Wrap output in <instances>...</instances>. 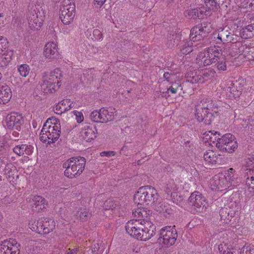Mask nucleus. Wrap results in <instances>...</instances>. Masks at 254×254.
I'll return each instance as SVG.
<instances>
[{
    "instance_id": "nucleus-45",
    "label": "nucleus",
    "mask_w": 254,
    "mask_h": 254,
    "mask_svg": "<svg viewBox=\"0 0 254 254\" xmlns=\"http://www.w3.org/2000/svg\"><path fill=\"white\" fill-rule=\"evenodd\" d=\"M100 115V110L99 111L95 110L91 113L90 119L94 122L102 123Z\"/></svg>"
},
{
    "instance_id": "nucleus-24",
    "label": "nucleus",
    "mask_w": 254,
    "mask_h": 254,
    "mask_svg": "<svg viewBox=\"0 0 254 254\" xmlns=\"http://www.w3.org/2000/svg\"><path fill=\"white\" fill-rule=\"evenodd\" d=\"M209 57H210V55L207 51L200 52L196 58L197 63L199 65L204 66L215 63L213 62V60H211V58H209Z\"/></svg>"
},
{
    "instance_id": "nucleus-64",
    "label": "nucleus",
    "mask_w": 254,
    "mask_h": 254,
    "mask_svg": "<svg viewBox=\"0 0 254 254\" xmlns=\"http://www.w3.org/2000/svg\"><path fill=\"white\" fill-rule=\"evenodd\" d=\"M78 251V248H69L66 251L65 254H77Z\"/></svg>"
},
{
    "instance_id": "nucleus-3",
    "label": "nucleus",
    "mask_w": 254,
    "mask_h": 254,
    "mask_svg": "<svg viewBox=\"0 0 254 254\" xmlns=\"http://www.w3.org/2000/svg\"><path fill=\"white\" fill-rule=\"evenodd\" d=\"M159 199L157 190L150 186L140 187L133 197L134 202L141 205H153Z\"/></svg>"
},
{
    "instance_id": "nucleus-8",
    "label": "nucleus",
    "mask_w": 254,
    "mask_h": 254,
    "mask_svg": "<svg viewBox=\"0 0 254 254\" xmlns=\"http://www.w3.org/2000/svg\"><path fill=\"white\" fill-rule=\"evenodd\" d=\"M75 13V4L71 0H64L60 7V18L64 24H69Z\"/></svg>"
},
{
    "instance_id": "nucleus-9",
    "label": "nucleus",
    "mask_w": 254,
    "mask_h": 254,
    "mask_svg": "<svg viewBox=\"0 0 254 254\" xmlns=\"http://www.w3.org/2000/svg\"><path fill=\"white\" fill-rule=\"evenodd\" d=\"M188 203L191 206V212H203L207 208V202L205 197L198 191L191 193L188 199Z\"/></svg>"
},
{
    "instance_id": "nucleus-62",
    "label": "nucleus",
    "mask_w": 254,
    "mask_h": 254,
    "mask_svg": "<svg viewBox=\"0 0 254 254\" xmlns=\"http://www.w3.org/2000/svg\"><path fill=\"white\" fill-rule=\"evenodd\" d=\"M101 156H107L111 157L115 155V152L114 151H103L101 153Z\"/></svg>"
},
{
    "instance_id": "nucleus-43",
    "label": "nucleus",
    "mask_w": 254,
    "mask_h": 254,
    "mask_svg": "<svg viewBox=\"0 0 254 254\" xmlns=\"http://www.w3.org/2000/svg\"><path fill=\"white\" fill-rule=\"evenodd\" d=\"M209 132L211 133V136H209V139L211 142L216 144L218 142V139H217L220 138L222 135L219 132L214 130L210 131Z\"/></svg>"
},
{
    "instance_id": "nucleus-59",
    "label": "nucleus",
    "mask_w": 254,
    "mask_h": 254,
    "mask_svg": "<svg viewBox=\"0 0 254 254\" xmlns=\"http://www.w3.org/2000/svg\"><path fill=\"white\" fill-rule=\"evenodd\" d=\"M164 78L168 82H171L172 80V77H174L175 75L173 72H165L164 73Z\"/></svg>"
},
{
    "instance_id": "nucleus-39",
    "label": "nucleus",
    "mask_w": 254,
    "mask_h": 254,
    "mask_svg": "<svg viewBox=\"0 0 254 254\" xmlns=\"http://www.w3.org/2000/svg\"><path fill=\"white\" fill-rule=\"evenodd\" d=\"M88 216V212L84 208L79 209L76 213V217L77 219H79L83 222L87 220Z\"/></svg>"
},
{
    "instance_id": "nucleus-20",
    "label": "nucleus",
    "mask_w": 254,
    "mask_h": 254,
    "mask_svg": "<svg viewBox=\"0 0 254 254\" xmlns=\"http://www.w3.org/2000/svg\"><path fill=\"white\" fill-rule=\"evenodd\" d=\"M11 96L12 93L10 88L5 83H0V103H7Z\"/></svg>"
},
{
    "instance_id": "nucleus-12",
    "label": "nucleus",
    "mask_w": 254,
    "mask_h": 254,
    "mask_svg": "<svg viewBox=\"0 0 254 254\" xmlns=\"http://www.w3.org/2000/svg\"><path fill=\"white\" fill-rule=\"evenodd\" d=\"M5 122L8 128L20 130L21 125L24 123V120L21 114L12 112L6 116Z\"/></svg>"
},
{
    "instance_id": "nucleus-58",
    "label": "nucleus",
    "mask_w": 254,
    "mask_h": 254,
    "mask_svg": "<svg viewBox=\"0 0 254 254\" xmlns=\"http://www.w3.org/2000/svg\"><path fill=\"white\" fill-rule=\"evenodd\" d=\"M252 167L253 168L252 169H247L246 170L244 177H248V178H249V177H251V176L254 177V163Z\"/></svg>"
},
{
    "instance_id": "nucleus-22",
    "label": "nucleus",
    "mask_w": 254,
    "mask_h": 254,
    "mask_svg": "<svg viewBox=\"0 0 254 254\" xmlns=\"http://www.w3.org/2000/svg\"><path fill=\"white\" fill-rule=\"evenodd\" d=\"M100 113H101L100 118H101L102 123H107L114 120L115 109L111 107L108 108H102L100 109Z\"/></svg>"
},
{
    "instance_id": "nucleus-54",
    "label": "nucleus",
    "mask_w": 254,
    "mask_h": 254,
    "mask_svg": "<svg viewBox=\"0 0 254 254\" xmlns=\"http://www.w3.org/2000/svg\"><path fill=\"white\" fill-rule=\"evenodd\" d=\"M0 55L3 57H5L6 58H8L10 61H11L12 57L13 55V52L12 50L7 49L5 52L0 53Z\"/></svg>"
},
{
    "instance_id": "nucleus-57",
    "label": "nucleus",
    "mask_w": 254,
    "mask_h": 254,
    "mask_svg": "<svg viewBox=\"0 0 254 254\" xmlns=\"http://www.w3.org/2000/svg\"><path fill=\"white\" fill-rule=\"evenodd\" d=\"M143 208H138L134 209L132 210V215L134 217H136V219H140L141 213L142 212Z\"/></svg>"
},
{
    "instance_id": "nucleus-49",
    "label": "nucleus",
    "mask_w": 254,
    "mask_h": 254,
    "mask_svg": "<svg viewBox=\"0 0 254 254\" xmlns=\"http://www.w3.org/2000/svg\"><path fill=\"white\" fill-rule=\"evenodd\" d=\"M219 250L223 254H233L231 249L226 245L224 246L222 245L219 246Z\"/></svg>"
},
{
    "instance_id": "nucleus-53",
    "label": "nucleus",
    "mask_w": 254,
    "mask_h": 254,
    "mask_svg": "<svg viewBox=\"0 0 254 254\" xmlns=\"http://www.w3.org/2000/svg\"><path fill=\"white\" fill-rule=\"evenodd\" d=\"M104 205L105 207L107 208L106 209H113L116 208L117 204H115L114 202L111 199L107 200L105 201Z\"/></svg>"
},
{
    "instance_id": "nucleus-1",
    "label": "nucleus",
    "mask_w": 254,
    "mask_h": 254,
    "mask_svg": "<svg viewBox=\"0 0 254 254\" xmlns=\"http://www.w3.org/2000/svg\"><path fill=\"white\" fill-rule=\"evenodd\" d=\"M142 211L140 219L129 221L126 224V230L130 236L138 240L146 241L155 234L156 227L149 221L150 211L147 212L144 208Z\"/></svg>"
},
{
    "instance_id": "nucleus-44",
    "label": "nucleus",
    "mask_w": 254,
    "mask_h": 254,
    "mask_svg": "<svg viewBox=\"0 0 254 254\" xmlns=\"http://www.w3.org/2000/svg\"><path fill=\"white\" fill-rule=\"evenodd\" d=\"M8 42L7 39L3 37L0 38V53L5 52L7 49H9Z\"/></svg>"
},
{
    "instance_id": "nucleus-7",
    "label": "nucleus",
    "mask_w": 254,
    "mask_h": 254,
    "mask_svg": "<svg viewBox=\"0 0 254 254\" xmlns=\"http://www.w3.org/2000/svg\"><path fill=\"white\" fill-rule=\"evenodd\" d=\"M178 234L175 226H166L161 229L158 241L165 247H169L175 243Z\"/></svg>"
},
{
    "instance_id": "nucleus-38",
    "label": "nucleus",
    "mask_w": 254,
    "mask_h": 254,
    "mask_svg": "<svg viewBox=\"0 0 254 254\" xmlns=\"http://www.w3.org/2000/svg\"><path fill=\"white\" fill-rule=\"evenodd\" d=\"M4 174L9 178L11 177L14 178L13 175L16 172V169L12 164H6L4 169Z\"/></svg>"
},
{
    "instance_id": "nucleus-56",
    "label": "nucleus",
    "mask_w": 254,
    "mask_h": 254,
    "mask_svg": "<svg viewBox=\"0 0 254 254\" xmlns=\"http://www.w3.org/2000/svg\"><path fill=\"white\" fill-rule=\"evenodd\" d=\"M8 153V147L5 145L0 146V158L5 157Z\"/></svg>"
},
{
    "instance_id": "nucleus-18",
    "label": "nucleus",
    "mask_w": 254,
    "mask_h": 254,
    "mask_svg": "<svg viewBox=\"0 0 254 254\" xmlns=\"http://www.w3.org/2000/svg\"><path fill=\"white\" fill-rule=\"evenodd\" d=\"M195 117L199 122H203L205 125H210L214 119V116L210 111L201 109V112H199L198 108H195Z\"/></svg>"
},
{
    "instance_id": "nucleus-13",
    "label": "nucleus",
    "mask_w": 254,
    "mask_h": 254,
    "mask_svg": "<svg viewBox=\"0 0 254 254\" xmlns=\"http://www.w3.org/2000/svg\"><path fill=\"white\" fill-rule=\"evenodd\" d=\"M19 250L15 240H5L0 243V254H19Z\"/></svg>"
},
{
    "instance_id": "nucleus-35",
    "label": "nucleus",
    "mask_w": 254,
    "mask_h": 254,
    "mask_svg": "<svg viewBox=\"0 0 254 254\" xmlns=\"http://www.w3.org/2000/svg\"><path fill=\"white\" fill-rule=\"evenodd\" d=\"M205 8L208 10L215 11L220 8L219 4L215 0H204Z\"/></svg>"
},
{
    "instance_id": "nucleus-55",
    "label": "nucleus",
    "mask_w": 254,
    "mask_h": 254,
    "mask_svg": "<svg viewBox=\"0 0 254 254\" xmlns=\"http://www.w3.org/2000/svg\"><path fill=\"white\" fill-rule=\"evenodd\" d=\"M73 114L76 116V120L77 123H80L83 121L84 117L83 114L81 112L74 111Z\"/></svg>"
},
{
    "instance_id": "nucleus-28",
    "label": "nucleus",
    "mask_w": 254,
    "mask_h": 254,
    "mask_svg": "<svg viewBox=\"0 0 254 254\" xmlns=\"http://www.w3.org/2000/svg\"><path fill=\"white\" fill-rule=\"evenodd\" d=\"M241 37L243 39L251 38L254 36V23L243 27L240 31Z\"/></svg>"
},
{
    "instance_id": "nucleus-5",
    "label": "nucleus",
    "mask_w": 254,
    "mask_h": 254,
    "mask_svg": "<svg viewBox=\"0 0 254 254\" xmlns=\"http://www.w3.org/2000/svg\"><path fill=\"white\" fill-rule=\"evenodd\" d=\"M44 17V12L42 6L39 4L32 5L28 16L29 27L32 30H39L43 24Z\"/></svg>"
},
{
    "instance_id": "nucleus-41",
    "label": "nucleus",
    "mask_w": 254,
    "mask_h": 254,
    "mask_svg": "<svg viewBox=\"0 0 254 254\" xmlns=\"http://www.w3.org/2000/svg\"><path fill=\"white\" fill-rule=\"evenodd\" d=\"M215 64V67L219 71H225L227 69L226 59L225 57L217 60Z\"/></svg>"
},
{
    "instance_id": "nucleus-27",
    "label": "nucleus",
    "mask_w": 254,
    "mask_h": 254,
    "mask_svg": "<svg viewBox=\"0 0 254 254\" xmlns=\"http://www.w3.org/2000/svg\"><path fill=\"white\" fill-rule=\"evenodd\" d=\"M185 78L186 83L189 82L191 84L204 83V80L201 79L202 77L194 71H188L186 74Z\"/></svg>"
},
{
    "instance_id": "nucleus-33",
    "label": "nucleus",
    "mask_w": 254,
    "mask_h": 254,
    "mask_svg": "<svg viewBox=\"0 0 254 254\" xmlns=\"http://www.w3.org/2000/svg\"><path fill=\"white\" fill-rule=\"evenodd\" d=\"M192 42L191 41L184 42L180 45V51L183 54H188L193 51Z\"/></svg>"
},
{
    "instance_id": "nucleus-60",
    "label": "nucleus",
    "mask_w": 254,
    "mask_h": 254,
    "mask_svg": "<svg viewBox=\"0 0 254 254\" xmlns=\"http://www.w3.org/2000/svg\"><path fill=\"white\" fill-rule=\"evenodd\" d=\"M89 74H88L87 71H85V72H83L80 76V80L81 82L83 83H85L88 81V78L87 76H88Z\"/></svg>"
},
{
    "instance_id": "nucleus-16",
    "label": "nucleus",
    "mask_w": 254,
    "mask_h": 254,
    "mask_svg": "<svg viewBox=\"0 0 254 254\" xmlns=\"http://www.w3.org/2000/svg\"><path fill=\"white\" fill-rule=\"evenodd\" d=\"M154 209L159 213H162L165 217H168L173 213V210L169 204L161 201L159 197L158 200L156 201L153 204Z\"/></svg>"
},
{
    "instance_id": "nucleus-48",
    "label": "nucleus",
    "mask_w": 254,
    "mask_h": 254,
    "mask_svg": "<svg viewBox=\"0 0 254 254\" xmlns=\"http://www.w3.org/2000/svg\"><path fill=\"white\" fill-rule=\"evenodd\" d=\"M246 181V184L248 187L249 190L254 189V177L251 176V177H245Z\"/></svg>"
},
{
    "instance_id": "nucleus-10",
    "label": "nucleus",
    "mask_w": 254,
    "mask_h": 254,
    "mask_svg": "<svg viewBox=\"0 0 254 254\" xmlns=\"http://www.w3.org/2000/svg\"><path fill=\"white\" fill-rule=\"evenodd\" d=\"M61 132L60 124L54 123L53 126L49 127L47 131L40 133V139L44 143H54L59 138Z\"/></svg>"
},
{
    "instance_id": "nucleus-52",
    "label": "nucleus",
    "mask_w": 254,
    "mask_h": 254,
    "mask_svg": "<svg viewBox=\"0 0 254 254\" xmlns=\"http://www.w3.org/2000/svg\"><path fill=\"white\" fill-rule=\"evenodd\" d=\"M11 61L8 59V58L1 55V57L0 59V66L2 67H5Z\"/></svg>"
},
{
    "instance_id": "nucleus-6",
    "label": "nucleus",
    "mask_w": 254,
    "mask_h": 254,
    "mask_svg": "<svg viewBox=\"0 0 254 254\" xmlns=\"http://www.w3.org/2000/svg\"><path fill=\"white\" fill-rule=\"evenodd\" d=\"M218 142L216 147L220 151L228 153H232L237 149L238 143L236 138L231 133H226L218 138Z\"/></svg>"
},
{
    "instance_id": "nucleus-4",
    "label": "nucleus",
    "mask_w": 254,
    "mask_h": 254,
    "mask_svg": "<svg viewBox=\"0 0 254 254\" xmlns=\"http://www.w3.org/2000/svg\"><path fill=\"white\" fill-rule=\"evenodd\" d=\"M62 76V72L59 68H56L51 71L43 81L42 87L44 92L46 93L55 92L61 86L60 79Z\"/></svg>"
},
{
    "instance_id": "nucleus-32",
    "label": "nucleus",
    "mask_w": 254,
    "mask_h": 254,
    "mask_svg": "<svg viewBox=\"0 0 254 254\" xmlns=\"http://www.w3.org/2000/svg\"><path fill=\"white\" fill-rule=\"evenodd\" d=\"M204 160L208 163L215 164L218 159L214 152L212 150H208L204 153Z\"/></svg>"
},
{
    "instance_id": "nucleus-14",
    "label": "nucleus",
    "mask_w": 254,
    "mask_h": 254,
    "mask_svg": "<svg viewBox=\"0 0 254 254\" xmlns=\"http://www.w3.org/2000/svg\"><path fill=\"white\" fill-rule=\"evenodd\" d=\"M221 221L226 224L230 225L233 228H237L236 225L234 223L236 218H234L235 215V211L227 207L222 208L219 211Z\"/></svg>"
},
{
    "instance_id": "nucleus-19",
    "label": "nucleus",
    "mask_w": 254,
    "mask_h": 254,
    "mask_svg": "<svg viewBox=\"0 0 254 254\" xmlns=\"http://www.w3.org/2000/svg\"><path fill=\"white\" fill-rule=\"evenodd\" d=\"M209 32V29H205L198 24L190 30V38L193 42L199 41L206 37Z\"/></svg>"
},
{
    "instance_id": "nucleus-42",
    "label": "nucleus",
    "mask_w": 254,
    "mask_h": 254,
    "mask_svg": "<svg viewBox=\"0 0 254 254\" xmlns=\"http://www.w3.org/2000/svg\"><path fill=\"white\" fill-rule=\"evenodd\" d=\"M18 70L21 76L26 77L29 73L30 68L27 64H22L19 66Z\"/></svg>"
},
{
    "instance_id": "nucleus-50",
    "label": "nucleus",
    "mask_w": 254,
    "mask_h": 254,
    "mask_svg": "<svg viewBox=\"0 0 254 254\" xmlns=\"http://www.w3.org/2000/svg\"><path fill=\"white\" fill-rule=\"evenodd\" d=\"M240 254H254V249H252L250 246H244L241 250Z\"/></svg>"
},
{
    "instance_id": "nucleus-2",
    "label": "nucleus",
    "mask_w": 254,
    "mask_h": 254,
    "mask_svg": "<svg viewBox=\"0 0 254 254\" xmlns=\"http://www.w3.org/2000/svg\"><path fill=\"white\" fill-rule=\"evenodd\" d=\"M85 163L86 159L83 157H71L63 163L64 175L70 179L79 176L85 169Z\"/></svg>"
},
{
    "instance_id": "nucleus-31",
    "label": "nucleus",
    "mask_w": 254,
    "mask_h": 254,
    "mask_svg": "<svg viewBox=\"0 0 254 254\" xmlns=\"http://www.w3.org/2000/svg\"><path fill=\"white\" fill-rule=\"evenodd\" d=\"M44 223L43 218L39 219L37 222L30 225V229L33 231L39 234H44Z\"/></svg>"
},
{
    "instance_id": "nucleus-37",
    "label": "nucleus",
    "mask_w": 254,
    "mask_h": 254,
    "mask_svg": "<svg viewBox=\"0 0 254 254\" xmlns=\"http://www.w3.org/2000/svg\"><path fill=\"white\" fill-rule=\"evenodd\" d=\"M230 33L228 32L227 30L223 29L219 33L217 38L222 42H230L232 40V37L230 35Z\"/></svg>"
},
{
    "instance_id": "nucleus-51",
    "label": "nucleus",
    "mask_w": 254,
    "mask_h": 254,
    "mask_svg": "<svg viewBox=\"0 0 254 254\" xmlns=\"http://www.w3.org/2000/svg\"><path fill=\"white\" fill-rule=\"evenodd\" d=\"M93 36L95 40H100L103 39L102 32L98 29H95L93 31Z\"/></svg>"
},
{
    "instance_id": "nucleus-21",
    "label": "nucleus",
    "mask_w": 254,
    "mask_h": 254,
    "mask_svg": "<svg viewBox=\"0 0 254 254\" xmlns=\"http://www.w3.org/2000/svg\"><path fill=\"white\" fill-rule=\"evenodd\" d=\"M44 54L47 58H57L59 56L57 44L54 42L47 43L45 46Z\"/></svg>"
},
{
    "instance_id": "nucleus-15",
    "label": "nucleus",
    "mask_w": 254,
    "mask_h": 254,
    "mask_svg": "<svg viewBox=\"0 0 254 254\" xmlns=\"http://www.w3.org/2000/svg\"><path fill=\"white\" fill-rule=\"evenodd\" d=\"M97 133L96 126L90 124L85 125L80 132L81 136L86 141H90L95 138Z\"/></svg>"
},
{
    "instance_id": "nucleus-47",
    "label": "nucleus",
    "mask_w": 254,
    "mask_h": 254,
    "mask_svg": "<svg viewBox=\"0 0 254 254\" xmlns=\"http://www.w3.org/2000/svg\"><path fill=\"white\" fill-rule=\"evenodd\" d=\"M52 120L56 121V119L53 118L49 119L48 120H47L46 122L44 124L43 127V128L41 131V133L46 132V131H47V129H48L49 127H51L52 126H53L54 123H52L51 121Z\"/></svg>"
},
{
    "instance_id": "nucleus-29",
    "label": "nucleus",
    "mask_w": 254,
    "mask_h": 254,
    "mask_svg": "<svg viewBox=\"0 0 254 254\" xmlns=\"http://www.w3.org/2000/svg\"><path fill=\"white\" fill-rule=\"evenodd\" d=\"M44 223V234H47L52 232L55 227L56 223L54 221L48 218H42Z\"/></svg>"
},
{
    "instance_id": "nucleus-11",
    "label": "nucleus",
    "mask_w": 254,
    "mask_h": 254,
    "mask_svg": "<svg viewBox=\"0 0 254 254\" xmlns=\"http://www.w3.org/2000/svg\"><path fill=\"white\" fill-rule=\"evenodd\" d=\"M226 178L222 173L215 175L210 181L211 190L215 191H222L229 188L231 186L227 182Z\"/></svg>"
},
{
    "instance_id": "nucleus-30",
    "label": "nucleus",
    "mask_w": 254,
    "mask_h": 254,
    "mask_svg": "<svg viewBox=\"0 0 254 254\" xmlns=\"http://www.w3.org/2000/svg\"><path fill=\"white\" fill-rule=\"evenodd\" d=\"M69 102L70 100L67 99H64L59 102L54 107V110L56 111V113L62 114L67 111L66 105H68Z\"/></svg>"
},
{
    "instance_id": "nucleus-40",
    "label": "nucleus",
    "mask_w": 254,
    "mask_h": 254,
    "mask_svg": "<svg viewBox=\"0 0 254 254\" xmlns=\"http://www.w3.org/2000/svg\"><path fill=\"white\" fill-rule=\"evenodd\" d=\"M235 172V170L231 168L228 170L227 173H226L225 175L224 174L225 177L227 178L226 180H227V182L229 183L231 186H234L235 177L234 173Z\"/></svg>"
},
{
    "instance_id": "nucleus-25",
    "label": "nucleus",
    "mask_w": 254,
    "mask_h": 254,
    "mask_svg": "<svg viewBox=\"0 0 254 254\" xmlns=\"http://www.w3.org/2000/svg\"><path fill=\"white\" fill-rule=\"evenodd\" d=\"M47 204L46 199L40 195L34 196L32 198V207L36 211H39L45 208Z\"/></svg>"
},
{
    "instance_id": "nucleus-46",
    "label": "nucleus",
    "mask_w": 254,
    "mask_h": 254,
    "mask_svg": "<svg viewBox=\"0 0 254 254\" xmlns=\"http://www.w3.org/2000/svg\"><path fill=\"white\" fill-rule=\"evenodd\" d=\"M181 87V84L179 83H174L167 90V92L165 93L164 96H167V94L171 92L172 94H176L177 90Z\"/></svg>"
},
{
    "instance_id": "nucleus-34",
    "label": "nucleus",
    "mask_w": 254,
    "mask_h": 254,
    "mask_svg": "<svg viewBox=\"0 0 254 254\" xmlns=\"http://www.w3.org/2000/svg\"><path fill=\"white\" fill-rule=\"evenodd\" d=\"M203 11L200 9L194 8L185 11V14L188 18L195 19L199 18L203 14Z\"/></svg>"
},
{
    "instance_id": "nucleus-36",
    "label": "nucleus",
    "mask_w": 254,
    "mask_h": 254,
    "mask_svg": "<svg viewBox=\"0 0 254 254\" xmlns=\"http://www.w3.org/2000/svg\"><path fill=\"white\" fill-rule=\"evenodd\" d=\"M216 73V71L214 69L209 68L204 70L201 75H199L200 77H201V79L205 81L207 80L208 79H211L214 77Z\"/></svg>"
},
{
    "instance_id": "nucleus-61",
    "label": "nucleus",
    "mask_w": 254,
    "mask_h": 254,
    "mask_svg": "<svg viewBox=\"0 0 254 254\" xmlns=\"http://www.w3.org/2000/svg\"><path fill=\"white\" fill-rule=\"evenodd\" d=\"M177 37V35L176 34L173 33L172 34L171 33H170L169 35H168L167 39L171 43V44H173V42H175V40Z\"/></svg>"
},
{
    "instance_id": "nucleus-17",
    "label": "nucleus",
    "mask_w": 254,
    "mask_h": 254,
    "mask_svg": "<svg viewBox=\"0 0 254 254\" xmlns=\"http://www.w3.org/2000/svg\"><path fill=\"white\" fill-rule=\"evenodd\" d=\"M195 108H198L199 112H200V110L203 109L206 111H213L216 114L217 111L216 109H217L218 105L211 99L206 98L200 100L197 105L195 106ZM201 111L202 112V111Z\"/></svg>"
},
{
    "instance_id": "nucleus-26",
    "label": "nucleus",
    "mask_w": 254,
    "mask_h": 254,
    "mask_svg": "<svg viewBox=\"0 0 254 254\" xmlns=\"http://www.w3.org/2000/svg\"><path fill=\"white\" fill-rule=\"evenodd\" d=\"M207 51L210 55V57H209V58H211V60L212 59L213 62L215 63L216 62L217 60H219L224 57L222 54V49L219 47L214 46L209 47L208 48Z\"/></svg>"
},
{
    "instance_id": "nucleus-63",
    "label": "nucleus",
    "mask_w": 254,
    "mask_h": 254,
    "mask_svg": "<svg viewBox=\"0 0 254 254\" xmlns=\"http://www.w3.org/2000/svg\"><path fill=\"white\" fill-rule=\"evenodd\" d=\"M185 147L189 150H192L194 146L193 144L189 140L186 141L184 143Z\"/></svg>"
},
{
    "instance_id": "nucleus-23",
    "label": "nucleus",
    "mask_w": 254,
    "mask_h": 254,
    "mask_svg": "<svg viewBox=\"0 0 254 254\" xmlns=\"http://www.w3.org/2000/svg\"><path fill=\"white\" fill-rule=\"evenodd\" d=\"M33 147L31 145L20 144L13 148V152L19 156L24 155H31L33 151Z\"/></svg>"
}]
</instances>
